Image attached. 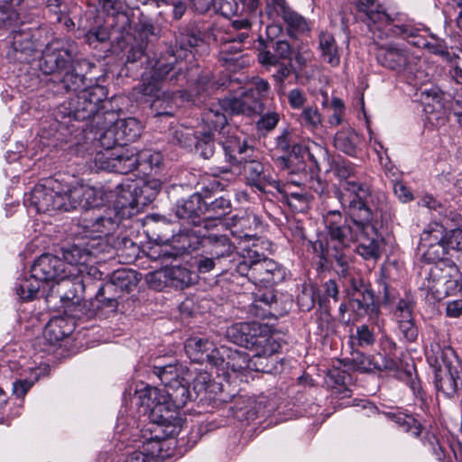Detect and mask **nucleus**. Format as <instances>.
Wrapping results in <instances>:
<instances>
[{"label": "nucleus", "instance_id": "nucleus-1", "mask_svg": "<svg viewBox=\"0 0 462 462\" xmlns=\"http://www.w3.org/2000/svg\"><path fill=\"white\" fill-rule=\"evenodd\" d=\"M369 197L370 190L367 188L353 181L344 182L337 191V199L343 208L348 209L350 217L343 219L337 210L329 211L324 217L328 240L326 248L321 242L319 244L320 257L325 261L334 259L337 265V273L346 279L349 275V270L348 257L344 249L357 239L364 225L379 217L378 210L370 207Z\"/></svg>", "mask_w": 462, "mask_h": 462}, {"label": "nucleus", "instance_id": "nucleus-10", "mask_svg": "<svg viewBox=\"0 0 462 462\" xmlns=\"http://www.w3.org/2000/svg\"><path fill=\"white\" fill-rule=\"evenodd\" d=\"M217 358L214 365L222 370L231 369L233 372L253 370L263 373H271L273 368V359L254 353L249 357L245 352L221 346L217 352Z\"/></svg>", "mask_w": 462, "mask_h": 462}, {"label": "nucleus", "instance_id": "nucleus-64", "mask_svg": "<svg viewBox=\"0 0 462 462\" xmlns=\"http://www.w3.org/2000/svg\"><path fill=\"white\" fill-rule=\"evenodd\" d=\"M289 105L293 109L302 108L307 101L306 95L300 88H293L287 95Z\"/></svg>", "mask_w": 462, "mask_h": 462}, {"label": "nucleus", "instance_id": "nucleus-34", "mask_svg": "<svg viewBox=\"0 0 462 462\" xmlns=\"http://www.w3.org/2000/svg\"><path fill=\"white\" fill-rule=\"evenodd\" d=\"M319 49L321 58L331 67H337L340 63L338 47L333 34L328 32H320L319 37Z\"/></svg>", "mask_w": 462, "mask_h": 462}, {"label": "nucleus", "instance_id": "nucleus-20", "mask_svg": "<svg viewBox=\"0 0 462 462\" xmlns=\"http://www.w3.org/2000/svg\"><path fill=\"white\" fill-rule=\"evenodd\" d=\"M210 249L208 254L212 255L217 262L222 273L232 271L233 266L239 261V257L231 258L234 254L235 246L231 244L226 235L210 234L207 237ZM239 255V253L237 254Z\"/></svg>", "mask_w": 462, "mask_h": 462}, {"label": "nucleus", "instance_id": "nucleus-15", "mask_svg": "<svg viewBox=\"0 0 462 462\" xmlns=\"http://www.w3.org/2000/svg\"><path fill=\"white\" fill-rule=\"evenodd\" d=\"M65 199L62 190H56L53 187L45 185H37L30 193L27 200L37 213L51 215L64 210Z\"/></svg>", "mask_w": 462, "mask_h": 462}, {"label": "nucleus", "instance_id": "nucleus-22", "mask_svg": "<svg viewBox=\"0 0 462 462\" xmlns=\"http://www.w3.org/2000/svg\"><path fill=\"white\" fill-rule=\"evenodd\" d=\"M435 386L447 397L462 390V367L457 361H455V366L446 365L435 372Z\"/></svg>", "mask_w": 462, "mask_h": 462}, {"label": "nucleus", "instance_id": "nucleus-18", "mask_svg": "<svg viewBox=\"0 0 462 462\" xmlns=\"http://www.w3.org/2000/svg\"><path fill=\"white\" fill-rule=\"evenodd\" d=\"M276 147L282 151L291 152L287 157H280L278 159L282 169L289 170L290 172H297L304 171L305 164L297 153H300L303 149L296 143L294 134L289 129H283L280 135L276 138Z\"/></svg>", "mask_w": 462, "mask_h": 462}, {"label": "nucleus", "instance_id": "nucleus-51", "mask_svg": "<svg viewBox=\"0 0 462 462\" xmlns=\"http://www.w3.org/2000/svg\"><path fill=\"white\" fill-rule=\"evenodd\" d=\"M195 143L196 152L204 159H208L214 154L215 145L213 141V134L204 133L199 136H196Z\"/></svg>", "mask_w": 462, "mask_h": 462}, {"label": "nucleus", "instance_id": "nucleus-54", "mask_svg": "<svg viewBox=\"0 0 462 462\" xmlns=\"http://www.w3.org/2000/svg\"><path fill=\"white\" fill-rule=\"evenodd\" d=\"M116 149L102 150L97 152L94 157V166L97 170L107 171H113V162L115 159Z\"/></svg>", "mask_w": 462, "mask_h": 462}, {"label": "nucleus", "instance_id": "nucleus-52", "mask_svg": "<svg viewBox=\"0 0 462 462\" xmlns=\"http://www.w3.org/2000/svg\"><path fill=\"white\" fill-rule=\"evenodd\" d=\"M139 158V167L159 168L162 163V154L157 151H143L137 153Z\"/></svg>", "mask_w": 462, "mask_h": 462}, {"label": "nucleus", "instance_id": "nucleus-28", "mask_svg": "<svg viewBox=\"0 0 462 462\" xmlns=\"http://www.w3.org/2000/svg\"><path fill=\"white\" fill-rule=\"evenodd\" d=\"M359 143L358 134L349 124L344 125L335 134V147L347 155L355 156L356 154Z\"/></svg>", "mask_w": 462, "mask_h": 462}, {"label": "nucleus", "instance_id": "nucleus-16", "mask_svg": "<svg viewBox=\"0 0 462 462\" xmlns=\"http://www.w3.org/2000/svg\"><path fill=\"white\" fill-rule=\"evenodd\" d=\"M244 175L247 184L263 193L281 190V183L271 173L270 169L258 161H248L244 163Z\"/></svg>", "mask_w": 462, "mask_h": 462}, {"label": "nucleus", "instance_id": "nucleus-62", "mask_svg": "<svg viewBox=\"0 0 462 462\" xmlns=\"http://www.w3.org/2000/svg\"><path fill=\"white\" fill-rule=\"evenodd\" d=\"M396 422L403 429V430L411 432L415 437L420 434V424L411 416H398Z\"/></svg>", "mask_w": 462, "mask_h": 462}, {"label": "nucleus", "instance_id": "nucleus-59", "mask_svg": "<svg viewBox=\"0 0 462 462\" xmlns=\"http://www.w3.org/2000/svg\"><path fill=\"white\" fill-rule=\"evenodd\" d=\"M280 121V115L275 111H268L263 113L257 121V128L259 130L272 131Z\"/></svg>", "mask_w": 462, "mask_h": 462}, {"label": "nucleus", "instance_id": "nucleus-23", "mask_svg": "<svg viewBox=\"0 0 462 462\" xmlns=\"http://www.w3.org/2000/svg\"><path fill=\"white\" fill-rule=\"evenodd\" d=\"M420 99L427 121L437 125L443 120L444 94L437 88H430L421 91Z\"/></svg>", "mask_w": 462, "mask_h": 462}, {"label": "nucleus", "instance_id": "nucleus-48", "mask_svg": "<svg viewBox=\"0 0 462 462\" xmlns=\"http://www.w3.org/2000/svg\"><path fill=\"white\" fill-rule=\"evenodd\" d=\"M74 66L65 70L60 76V88L65 92L78 93L81 90V88L85 85V79L82 75L74 72Z\"/></svg>", "mask_w": 462, "mask_h": 462}, {"label": "nucleus", "instance_id": "nucleus-8", "mask_svg": "<svg viewBox=\"0 0 462 462\" xmlns=\"http://www.w3.org/2000/svg\"><path fill=\"white\" fill-rule=\"evenodd\" d=\"M160 184L157 180L143 182L142 185H118L114 202L115 210L122 217L130 216L140 205L151 202L158 193Z\"/></svg>", "mask_w": 462, "mask_h": 462}, {"label": "nucleus", "instance_id": "nucleus-2", "mask_svg": "<svg viewBox=\"0 0 462 462\" xmlns=\"http://www.w3.org/2000/svg\"><path fill=\"white\" fill-rule=\"evenodd\" d=\"M247 245L239 246V261L233 273L245 276L255 284L264 286L278 283L285 278L286 271L275 261L267 258Z\"/></svg>", "mask_w": 462, "mask_h": 462}, {"label": "nucleus", "instance_id": "nucleus-35", "mask_svg": "<svg viewBox=\"0 0 462 462\" xmlns=\"http://www.w3.org/2000/svg\"><path fill=\"white\" fill-rule=\"evenodd\" d=\"M113 162V171L120 174H127L139 167V158L134 153L124 147L116 149L115 159Z\"/></svg>", "mask_w": 462, "mask_h": 462}, {"label": "nucleus", "instance_id": "nucleus-24", "mask_svg": "<svg viewBox=\"0 0 462 462\" xmlns=\"http://www.w3.org/2000/svg\"><path fill=\"white\" fill-rule=\"evenodd\" d=\"M96 255L94 245H73L62 248V261L67 265V270L76 269L77 275H80L86 269L85 265Z\"/></svg>", "mask_w": 462, "mask_h": 462}, {"label": "nucleus", "instance_id": "nucleus-53", "mask_svg": "<svg viewBox=\"0 0 462 462\" xmlns=\"http://www.w3.org/2000/svg\"><path fill=\"white\" fill-rule=\"evenodd\" d=\"M168 268L157 270L149 273L146 275V282L150 288L162 291L164 287L169 286Z\"/></svg>", "mask_w": 462, "mask_h": 462}, {"label": "nucleus", "instance_id": "nucleus-57", "mask_svg": "<svg viewBox=\"0 0 462 462\" xmlns=\"http://www.w3.org/2000/svg\"><path fill=\"white\" fill-rule=\"evenodd\" d=\"M241 139L236 136L227 137L225 141H220L223 149L225 150L226 155L233 163H242L244 158L236 156L238 145H240Z\"/></svg>", "mask_w": 462, "mask_h": 462}, {"label": "nucleus", "instance_id": "nucleus-12", "mask_svg": "<svg viewBox=\"0 0 462 462\" xmlns=\"http://www.w3.org/2000/svg\"><path fill=\"white\" fill-rule=\"evenodd\" d=\"M375 57L382 67L407 75L413 73L418 62V58L400 42L377 44Z\"/></svg>", "mask_w": 462, "mask_h": 462}, {"label": "nucleus", "instance_id": "nucleus-6", "mask_svg": "<svg viewBox=\"0 0 462 462\" xmlns=\"http://www.w3.org/2000/svg\"><path fill=\"white\" fill-rule=\"evenodd\" d=\"M106 97V89L102 86L96 85L82 88L74 97L63 102L58 107V114L62 117L78 121L92 119L96 125H99L105 116L99 110Z\"/></svg>", "mask_w": 462, "mask_h": 462}, {"label": "nucleus", "instance_id": "nucleus-56", "mask_svg": "<svg viewBox=\"0 0 462 462\" xmlns=\"http://www.w3.org/2000/svg\"><path fill=\"white\" fill-rule=\"evenodd\" d=\"M18 20V14L11 2L0 0V27L11 25Z\"/></svg>", "mask_w": 462, "mask_h": 462}, {"label": "nucleus", "instance_id": "nucleus-49", "mask_svg": "<svg viewBox=\"0 0 462 462\" xmlns=\"http://www.w3.org/2000/svg\"><path fill=\"white\" fill-rule=\"evenodd\" d=\"M376 341V336L373 328L368 325H361L356 328V334L351 337V343L362 348L372 346Z\"/></svg>", "mask_w": 462, "mask_h": 462}, {"label": "nucleus", "instance_id": "nucleus-50", "mask_svg": "<svg viewBox=\"0 0 462 462\" xmlns=\"http://www.w3.org/2000/svg\"><path fill=\"white\" fill-rule=\"evenodd\" d=\"M245 115L252 116L263 112V102L254 95L253 89H245L239 95Z\"/></svg>", "mask_w": 462, "mask_h": 462}, {"label": "nucleus", "instance_id": "nucleus-4", "mask_svg": "<svg viewBox=\"0 0 462 462\" xmlns=\"http://www.w3.org/2000/svg\"><path fill=\"white\" fill-rule=\"evenodd\" d=\"M141 406L153 423L163 428L162 431L167 437L177 436L182 428L183 420L180 413L163 402V390L146 385L136 392Z\"/></svg>", "mask_w": 462, "mask_h": 462}, {"label": "nucleus", "instance_id": "nucleus-17", "mask_svg": "<svg viewBox=\"0 0 462 462\" xmlns=\"http://www.w3.org/2000/svg\"><path fill=\"white\" fill-rule=\"evenodd\" d=\"M269 15L281 16L287 26L288 34L297 37L310 31L309 22L300 14L293 11L285 0H272L267 3Z\"/></svg>", "mask_w": 462, "mask_h": 462}, {"label": "nucleus", "instance_id": "nucleus-13", "mask_svg": "<svg viewBox=\"0 0 462 462\" xmlns=\"http://www.w3.org/2000/svg\"><path fill=\"white\" fill-rule=\"evenodd\" d=\"M31 272L44 283L53 282L59 284L61 280L77 275L76 269L67 270V265L61 258L48 254L34 261Z\"/></svg>", "mask_w": 462, "mask_h": 462}, {"label": "nucleus", "instance_id": "nucleus-5", "mask_svg": "<svg viewBox=\"0 0 462 462\" xmlns=\"http://www.w3.org/2000/svg\"><path fill=\"white\" fill-rule=\"evenodd\" d=\"M173 67L162 60L142 76L141 92L143 96L153 97L151 109L154 116L172 117L174 114L173 97L171 93L162 91V86Z\"/></svg>", "mask_w": 462, "mask_h": 462}, {"label": "nucleus", "instance_id": "nucleus-33", "mask_svg": "<svg viewBox=\"0 0 462 462\" xmlns=\"http://www.w3.org/2000/svg\"><path fill=\"white\" fill-rule=\"evenodd\" d=\"M107 116H111V120L107 124V125L104 123L103 125H97V126L99 128L97 134L98 136L97 137V141L99 143V145L104 150H114L117 149L118 147H123V143L120 140L119 135L116 132V127H115L113 122L115 115L113 113H107ZM102 119L100 120V122Z\"/></svg>", "mask_w": 462, "mask_h": 462}, {"label": "nucleus", "instance_id": "nucleus-44", "mask_svg": "<svg viewBox=\"0 0 462 462\" xmlns=\"http://www.w3.org/2000/svg\"><path fill=\"white\" fill-rule=\"evenodd\" d=\"M143 448L129 454L125 462H156L161 450L159 442H148Z\"/></svg>", "mask_w": 462, "mask_h": 462}, {"label": "nucleus", "instance_id": "nucleus-19", "mask_svg": "<svg viewBox=\"0 0 462 462\" xmlns=\"http://www.w3.org/2000/svg\"><path fill=\"white\" fill-rule=\"evenodd\" d=\"M377 218L371 219L364 225L355 242L358 245L356 252L365 260H377L381 256V242L376 229Z\"/></svg>", "mask_w": 462, "mask_h": 462}, {"label": "nucleus", "instance_id": "nucleus-31", "mask_svg": "<svg viewBox=\"0 0 462 462\" xmlns=\"http://www.w3.org/2000/svg\"><path fill=\"white\" fill-rule=\"evenodd\" d=\"M72 330V325L68 319L56 317L51 319L45 326L43 337L50 344L54 345L70 335Z\"/></svg>", "mask_w": 462, "mask_h": 462}, {"label": "nucleus", "instance_id": "nucleus-14", "mask_svg": "<svg viewBox=\"0 0 462 462\" xmlns=\"http://www.w3.org/2000/svg\"><path fill=\"white\" fill-rule=\"evenodd\" d=\"M66 198L64 211H69L76 208L88 209L100 206L104 201V191L86 184H77L62 190Z\"/></svg>", "mask_w": 462, "mask_h": 462}, {"label": "nucleus", "instance_id": "nucleus-7", "mask_svg": "<svg viewBox=\"0 0 462 462\" xmlns=\"http://www.w3.org/2000/svg\"><path fill=\"white\" fill-rule=\"evenodd\" d=\"M153 373L164 385L163 402L180 414V410L189 400V379L186 378L188 370L182 365L170 364L154 366Z\"/></svg>", "mask_w": 462, "mask_h": 462}, {"label": "nucleus", "instance_id": "nucleus-29", "mask_svg": "<svg viewBox=\"0 0 462 462\" xmlns=\"http://www.w3.org/2000/svg\"><path fill=\"white\" fill-rule=\"evenodd\" d=\"M202 214H204L203 199L198 193H194L186 199L179 200L176 205V215L179 218L195 223V218Z\"/></svg>", "mask_w": 462, "mask_h": 462}, {"label": "nucleus", "instance_id": "nucleus-47", "mask_svg": "<svg viewBox=\"0 0 462 462\" xmlns=\"http://www.w3.org/2000/svg\"><path fill=\"white\" fill-rule=\"evenodd\" d=\"M300 125L309 130H317L323 122V116L317 106H306L298 116Z\"/></svg>", "mask_w": 462, "mask_h": 462}, {"label": "nucleus", "instance_id": "nucleus-39", "mask_svg": "<svg viewBox=\"0 0 462 462\" xmlns=\"http://www.w3.org/2000/svg\"><path fill=\"white\" fill-rule=\"evenodd\" d=\"M350 306L358 316H377L379 312L374 301V295L368 290H365L362 295L352 297Z\"/></svg>", "mask_w": 462, "mask_h": 462}, {"label": "nucleus", "instance_id": "nucleus-21", "mask_svg": "<svg viewBox=\"0 0 462 462\" xmlns=\"http://www.w3.org/2000/svg\"><path fill=\"white\" fill-rule=\"evenodd\" d=\"M356 6L358 11L364 13L367 19V24L370 32L378 38H383L382 30L391 25L392 19L381 5H376V0H357ZM383 34H385L383 32Z\"/></svg>", "mask_w": 462, "mask_h": 462}, {"label": "nucleus", "instance_id": "nucleus-36", "mask_svg": "<svg viewBox=\"0 0 462 462\" xmlns=\"http://www.w3.org/2000/svg\"><path fill=\"white\" fill-rule=\"evenodd\" d=\"M226 107L222 106V99H220L204 112L202 119L210 130L221 134L226 126Z\"/></svg>", "mask_w": 462, "mask_h": 462}, {"label": "nucleus", "instance_id": "nucleus-42", "mask_svg": "<svg viewBox=\"0 0 462 462\" xmlns=\"http://www.w3.org/2000/svg\"><path fill=\"white\" fill-rule=\"evenodd\" d=\"M438 244H446V234L444 227L435 223L430 225L420 235L419 248Z\"/></svg>", "mask_w": 462, "mask_h": 462}, {"label": "nucleus", "instance_id": "nucleus-38", "mask_svg": "<svg viewBox=\"0 0 462 462\" xmlns=\"http://www.w3.org/2000/svg\"><path fill=\"white\" fill-rule=\"evenodd\" d=\"M44 284L42 280L34 277L32 272H31L28 277L18 279L15 285L16 294L23 300H34L38 296L41 287Z\"/></svg>", "mask_w": 462, "mask_h": 462}, {"label": "nucleus", "instance_id": "nucleus-63", "mask_svg": "<svg viewBox=\"0 0 462 462\" xmlns=\"http://www.w3.org/2000/svg\"><path fill=\"white\" fill-rule=\"evenodd\" d=\"M446 245L448 250L462 251V228L450 230L446 234Z\"/></svg>", "mask_w": 462, "mask_h": 462}, {"label": "nucleus", "instance_id": "nucleus-41", "mask_svg": "<svg viewBox=\"0 0 462 462\" xmlns=\"http://www.w3.org/2000/svg\"><path fill=\"white\" fill-rule=\"evenodd\" d=\"M282 194L283 199L286 200L289 207L297 211H305L310 205L311 197L306 192H289L284 185L281 184V190H277Z\"/></svg>", "mask_w": 462, "mask_h": 462}, {"label": "nucleus", "instance_id": "nucleus-43", "mask_svg": "<svg viewBox=\"0 0 462 462\" xmlns=\"http://www.w3.org/2000/svg\"><path fill=\"white\" fill-rule=\"evenodd\" d=\"M167 268L170 287L182 290L192 283V273L188 269L180 266H171Z\"/></svg>", "mask_w": 462, "mask_h": 462}, {"label": "nucleus", "instance_id": "nucleus-26", "mask_svg": "<svg viewBox=\"0 0 462 462\" xmlns=\"http://www.w3.org/2000/svg\"><path fill=\"white\" fill-rule=\"evenodd\" d=\"M258 225V217L249 213L235 215L226 222V226L231 230L232 235L245 239V241H249L255 237V235L251 232L254 231Z\"/></svg>", "mask_w": 462, "mask_h": 462}, {"label": "nucleus", "instance_id": "nucleus-61", "mask_svg": "<svg viewBox=\"0 0 462 462\" xmlns=\"http://www.w3.org/2000/svg\"><path fill=\"white\" fill-rule=\"evenodd\" d=\"M33 374V379H21L16 380L13 383V393L19 398H23L28 390L33 385L34 382L38 380V374L36 372V369L30 368Z\"/></svg>", "mask_w": 462, "mask_h": 462}, {"label": "nucleus", "instance_id": "nucleus-32", "mask_svg": "<svg viewBox=\"0 0 462 462\" xmlns=\"http://www.w3.org/2000/svg\"><path fill=\"white\" fill-rule=\"evenodd\" d=\"M353 361L356 369L361 372L391 370L393 367V362L386 359L380 354L370 356L356 353V356L353 358Z\"/></svg>", "mask_w": 462, "mask_h": 462}, {"label": "nucleus", "instance_id": "nucleus-3", "mask_svg": "<svg viewBox=\"0 0 462 462\" xmlns=\"http://www.w3.org/2000/svg\"><path fill=\"white\" fill-rule=\"evenodd\" d=\"M225 335L230 342L270 359L281 348L280 343L270 334L267 327L257 322L234 324L226 328Z\"/></svg>", "mask_w": 462, "mask_h": 462}, {"label": "nucleus", "instance_id": "nucleus-58", "mask_svg": "<svg viewBox=\"0 0 462 462\" xmlns=\"http://www.w3.org/2000/svg\"><path fill=\"white\" fill-rule=\"evenodd\" d=\"M401 333L408 341H414L418 336V329L413 322L412 317L398 319Z\"/></svg>", "mask_w": 462, "mask_h": 462}, {"label": "nucleus", "instance_id": "nucleus-60", "mask_svg": "<svg viewBox=\"0 0 462 462\" xmlns=\"http://www.w3.org/2000/svg\"><path fill=\"white\" fill-rule=\"evenodd\" d=\"M196 136H193L192 131L183 126L176 128L172 132L173 141L183 147L191 146Z\"/></svg>", "mask_w": 462, "mask_h": 462}, {"label": "nucleus", "instance_id": "nucleus-30", "mask_svg": "<svg viewBox=\"0 0 462 462\" xmlns=\"http://www.w3.org/2000/svg\"><path fill=\"white\" fill-rule=\"evenodd\" d=\"M58 285L57 292L61 300L78 303L83 298L84 284L80 275L61 280Z\"/></svg>", "mask_w": 462, "mask_h": 462}, {"label": "nucleus", "instance_id": "nucleus-45", "mask_svg": "<svg viewBox=\"0 0 462 462\" xmlns=\"http://www.w3.org/2000/svg\"><path fill=\"white\" fill-rule=\"evenodd\" d=\"M13 47L15 51L25 52L35 49L33 34L30 28H20L13 32Z\"/></svg>", "mask_w": 462, "mask_h": 462}, {"label": "nucleus", "instance_id": "nucleus-40", "mask_svg": "<svg viewBox=\"0 0 462 462\" xmlns=\"http://www.w3.org/2000/svg\"><path fill=\"white\" fill-rule=\"evenodd\" d=\"M114 125L123 145L137 140L142 132L140 122L134 117L118 120Z\"/></svg>", "mask_w": 462, "mask_h": 462}, {"label": "nucleus", "instance_id": "nucleus-46", "mask_svg": "<svg viewBox=\"0 0 462 462\" xmlns=\"http://www.w3.org/2000/svg\"><path fill=\"white\" fill-rule=\"evenodd\" d=\"M204 214L207 218L221 219L231 210V202L223 197H219L210 203L204 202Z\"/></svg>", "mask_w": 462, "mask_h": 462}, {"label": "nucleus", "instance_id": "nucleus-11", "mask_svg": "<svg viewBox=\"0 0 462 462\" xmlns=\"http://www.w3.org/2000/svg\"><path fill=\"white\" fill-rule=\"evenodd\" d=\"M424 286L437 300L462 289V273L455 263H437L430 268Z\"/></svg>", "mask_w": 462, "mask_h": 462}, {"label": "nucleus", "instance_id": "nucleus-9", "mask_svg": "<svg viewBox=\"0 0 462 462\" xmlns=\"http://www.w3.org/2000/svg\"><path fill=\"white\" fill-rule=\"evenodd\" d=\"M78 52L75 42L56 40L46 45L39 61L40 69L44 74L61 75L73 67Z\"/></svg>", "mask_w": 462, "mask_h": 462}, {"label": "nucleus", "instance_id": "nucleus-25", "mask_svg": "<svg viewBox=\"0 0 462 462\" xmlns=\"http://www.w3.org/2000/svg\"><path fill=\"white\" fill-rule=\"evenodd\" d=\"M185 351L192 361L197 363L207 361L214 365L218 348H216L214 344L207 338L194 337L186 341Z\"/></svg>", "mask_w": 462, "mask_h": 462}, {"label": "nucleus", "instance_id": "nucleus-55", "mask_svg": "<svg viewBox=\"0 0 462 462\" xmlns=\"http://www.w3.org/2000/svg\"><path fill=\"white\" fill-rule=\"evenodd\" d=\"M419 249L423 251L422 258L429 263H434L442 259L449 251L448 245L444 244L432 245Z\"/></svg>", "mask_w": 462, "mask_h": 462}, {"label": "nucleus", "instance_id": "nucleus-27", "mask_svg": "<svg viewBox=\"0 0 462 462\" xmlns=\"http://www.w3.org/2000/svg\"><path fill=\"white\" fill-rule=\"evenodd\" d=\"M85 222L84 227L88 233V236L102 240L103 237L109 236L117 228L119 217H112V212H109L106 216L97 217Z\"/></svg>", "mask_w": 462, "mask_h": 462}, {"label": "nucleus", "instance_id": "nucleus-37", "mask_svg": "<svg viewBox=\"0 0 462 462\" xmlns=\"http://www.w3.org/2000/svg\"><path fill=\"white\" fill-rule=\"evenodd\" d=\"M454 352L450 347H441L439 344H433L427 352L429 364L435 368V372L443 366H455Z\"/></svg>", "mask_w": 462, "mask_h": 462}]
</instances>
